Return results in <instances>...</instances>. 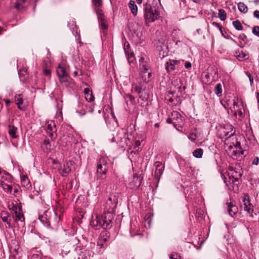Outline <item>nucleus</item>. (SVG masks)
<instances>
[{"label": "nucleus", "mask_w": 259, "mask_h": 259, "mask_svg": "<svg viewBox=\"0 0 259 259\" xmlns=\"http://www.w3.org/2000/svg\"><path fill=\"white\" fill-rule=\"evenodd\" d=\"M143 12L147 26H149V23H153L161 18L159 6L155 0L148 1L143 4Z\"/></svg>", "instance_id": "1"}, {"label": "nucleus", "mask_w": 259, "mask_h": 259, "mask_svg": "<svg viewBox=\"0 0 259 259\" xmlns=\"http://www.w3.org/2000/svg\"><path fill=\"white\" fill-rule=\"evenodd\" d=\"M112 215L105 213L102 215H97L95 219L93 220L91 225L96 229L102 228L104 229H110L111 227Z\"/></svg>", "instance_id": "2"}, {"label": "nucleus", "mask_w": 259, "mask_h": 259, "mask_svg": "<svg viewBox=\"0 0 259 259\" xmlns=\"http://www.w3.org/2000/svg\"><path fill=\"white\" fill-rule=\"evenodd\" d=\"M39 220L41 223L48 229L53 230V228L51 227V223L53 219L56 225H58L60 220L61 215L58 217L57 212L55 211H50L47 210L45 211L41 215L39 214L38 217Z\"/></svg>", "instance_id": "3"}, {"label": "nucleus", "mask_w": 259, "mask_h": 259, "mask_svg": "<svg viewBox=\"0 0 259 259\" xmlns=\"http://www.w3.org/2000/svg\"><path fill=\"white\" fill-rule=\"evenodd\" d=\"M108 171V163L106 159L101 157L99 159L97 165L96 179L101 181L105 179Z\"/></svg>", "instance_id": "4"}, {"label": "nucleus", "mask_w": 259, "mask_h": 259, "mask_svg": "<svg viewBox=\"0 0 259 259\" xmlns=\"http://www.w3.org/2000/svg\"><path fill=\"white\" fill-rule=\"evenodd\" d=\"M56 73L59 77L60 82L61 83H64V85L66 87H69V81L70 77L64 64H59L58 65V66L56 69Z\"/></svg>", "instance_id": "5"}, {"label": "nucleus", "mask_w": 259, "mask_h": 259, "mask_svg": "<svg viewBox=\"0 0 259 259\" xmlns=\"http://www.w3.org/2000/svg\"><path fill=\"white\" fill-rule=\"evenodd\" d=\"M133 89L135 93L138 95L140 99L143 101H146L149 98L148 94L145 91V87H143L142 82H139L134 85Z\"/></svg>", "instance_id": "6"}, {"label": "nucleus", "mask_w": 259, "mask_h": 259, "mask_svg": "<svg viewBox=\"0 0 259 259\" xmlns=\"http://www.w3.org/2000/svg\"><path fill=\"white\" fill-rule=\"evenodd\" d=\"M117 204V198L116 196H110L106 201L105 208L107 209L106 214H111L114 213Z\"/></svg>", "instance_id": "7"}, {"label": "nucleus", "mask_w": 259, "mask_h": 259, "mask_svg": "<svg viewBox=\"0 0 259 259\" xmlns=\"http://www.w3.org/2000/svg\"><path fill=\"white\" fill-rule=\"evenodd\" d=\"M117 136H121L119 137L120 139L119 143L122 147L126 146L128 147V149H132V147H133L132 142L128 138V135L125 132L122 131L121 132H118L117 133Z\"/></svg>", "instance_id": "8"}, {"label": "nucleus", "mask_w": 259, "mask_h": 259, "mask_svg": "<svg viewBox=\"0 0 259 259\" xmlns=\"http://www.w3.org/2000/svg\"><path fill=\"white\" fill-rule=\"evenodd\" d=\"M13 207H15V219L14 221L16 223L17 222L20 221L21 223V225L23 227L25 225V218L23 213L22 207L20 203L18 205L13 204Z\"/></svg>", "instance_id": "9"}, {"label": "nucleus", "mask_w": 259, "mask_h": 259, "mask_svg": "<svg viewBox=\"0 0 259 259\" xmlns=\"http://www.w3.org/2000/svg\"><path fill=\"white\" fill-rule=\"evenodd\" d=\"M224 130L223 135H222L223 137L222 138H224L225 142L233 136L235 134V130H234V126L230 124H226L224 126Z\"/></svg>", "instance_id": "10"}, {"label": "nucleus", "mask_w": 259, "mask_h": 259, "mask_svg": "<svg viewBox=\"0 0 259 259\" xmlns=\"http://www.w3.org/2000/svg\"><path fill=\"white\" fill-rule=\"evenodd\" d=\"M143 179V177L141 175L134 174L133 180L130 182L129 186L132 189H138L141 186Z\"/></svg>", "instance_id": "11"}, {"label": "nucleus", "mask_w": 259, "mask_h": 259, "mask_svg": "<svg viewBox=\"0 0 259 259\" xmlns=\"http://www.w3.org/2000/svg\"><path fill=\"white\" fill-rule=\"evenodd\" d=\"M154 165L155 167L154 178L157 183H158L160 179V176L163 172L164 165L160 161H156Z\"/></svg>", "instance_id": "12"}, {"label": "nucleus", "mask_w": 259, "mask_h": 259, "mask_svg": "<svg viewBox=\"0 0 259 259\" xmlns=\"http://www.w3.org/2000/svg\"><path fill=\"white\" fill-rule=\"evenodd\" d=\"M243 205L244 210L250 214V216L252 217V213L253 211V205L250 203L249 199V196L248 194H245L243 198Z\"/></svg>", "instance_id": "13"}, {"label": "nucleus", "mask_w": 259, "mask_h": 259, "mask_svg": "<svg viewBox=\"0 0 259 259\" xmlns=\"http://www.w3.org/2000/svg\"><path fill=\"white\" fill-rule=\"evenodd\" d=\"M96 14L97 16L98 21L101 29L104 32L107 31L108 28V25L106 24L104 13L103 12H102Z\"/></svg>", "instance_id": "14"}, {"label": "nucleus", "mask_w": 259, "mask_h": 259, "mask_svg": "<svg viewBox=\"0 0 259 259\" xmlns=\"http://www.w3.org/2000/svg\"><path fill=\"white\" fill-rule=\"evenodd\" d=\"M230 171V176L233 177L232 183L233 185H237L239 184V179L240 178L242 175L240 171H238L234 169L233 167L229 168Z\"/></svg>", "instance_id": "15"}, {"label": "nucleus", "mask_w": 259, "mask_h": 259, "mask_svg": "<svg viewBox=\"0 0 259 259\" xmlns=\"http://www.w3.org/2000/svg\"><path fill=\"white\" fill-rule=\"evenodd\" d=\"M180 64V61L169 59L165 64V70L167 73H169L171 71L176 69V66Z\"/></svg>", "instance_id": "16"}, {"label": "nucleus", "mask_w": 259, "mask_h": 259, "mask_svg": "<svg viewBox=\"0 0 259 259\" xmlns=\"http://www.w3.org/2000/svg\"><path fill=\"white\" fill-rule=\"evenodd\" d=\"M72 165L71 162L65 161L63 163V168L60 171V174L63 177H67L71 171V166Z\"/></svg>", "instance_id": "17"}, {"label": "nucleus", "mask_w": 259, "mask_h": 259, "mask_svg": "<svg viewBox=\"0 0 259 259\" xmlns=\"http://www.w3.org/2000/svg\"><path fill=\"white\" fill-rule=\"evenodd\" d=\"M103 5L102 0H92V7L95 13L103 12L101 8Z\"/></svg>", "instance_id": "18"}, {"label": "nucleus", "mask_w": 259, "mask_h": 259, "mask_svg": "<svg viewBox=\"0 0 259 259\" xmlns=\"http://www.w3.org/2000/svg\"><path fill=\"white\" fill-rule=\"evenodd\" d=\"M226 205L227 206L228 212L230 216L233 217L238 212V207L233 202H227Z\"/></svg>", "instance_id": "19"}, {"label": "nucleus", "mask_w": 259, "mask_h": 259, "mask_svg": "<svg viewBox=\"0 0 259 259\" xmlns=\"http://www.w3.org/2000/svg\"><path fill=\"white\" fill-rule=\"evenodd\" d=\"M234 56L239 61L246 60L249 58L248 53H246L239 49L235 52Z\"/></svg>", "instance_id": "20"}, {"label": "nucleus", "mask_w": 259, "mask_h": 259, "mask_svg": "<svg viewBox=\"0 0 259 259\" xmlns=\"http://www.w3.org/2000/svg\"><path fill=\"white\" fill-rule=\"evenodd\" d=\"M0 218L3 222L6 223L9 221H11L12 218L15 219L14 214H11L9 212L5 210H2L0 213Z\"/></svg>", "instance_id": "21"}, {"label": "nucleus", "mask_w": 259, "mask_h": 259, "mask_svg": "<svg viewBox=\"0 0 259 259\" xmlns=\"http://www.w3.org/2000/svg\"><path fill=\"white\" fill-rule=\"evenodd\" d=\"M42 151L45 153H49L51 150V144L49 140L46 138L41 145Z\"/></svg>", "instance_id": "22"}, {"label": "nucleus", "mask_w": 259, "mask_h": 259, "mask_svg": "<svg viewBox=\"0 0 259 259\" xmlns=\"http://www.w3.org/2000/svg\"><path fill=\"white\" fill-rule=\"evenodd\" d=\"M9 131L8 133L9 136L13 139H17L19 136L17 134L18 128L14 125L9 124L8 125Z\"/></svg>", "instance_id": "23"}, {"label": "nucleus", "mask_w": 259, "mask_h": 259, "mask_svg": "<svg viewBox=\"0 0 259 259\" xmlns=\"http://www.w3.org/2000/svg\"><path fill=\"white\" fill-rule=\"evenodd\" d=\"M164 41V40L161 38V39H158L155 44L157 50L160 52L161 51L164 52V49L168 50V47L165 44Z\"/></svg>", "instance_id": "24"}, {"label": "nucleus", "mask_w": 259, "mask_h": 259, "mask_svg": "<svg viewBox=\"0 0 259 259\" xmlns=\"http://www.w3.org/2000/svg\"><path fill=\"white\" fill-rule=\"evenodd\" d=\"M144 59V58L142 57L139 60L141 72L143 74L146 73L149 68L148 64Z\"/></svg>", "instance_id": "25"}, {"label": "nucleus", "mask_w": 259, "mask_h": 259, "mask_svg": "<svg viewBox=\"0 0 259 259\" xmlns=\"http://www.w3.org/2000/svg\"><path fill=\"white\" fill-rule=\"evenodd\" d=\"M21 182L22 185L27 188H29L31 186L30 182L27 176L23 175L21 177Z\"/></svg>", "instance_id": "26"}, {"label": "nucleus", "mask_w": 259, "mask_h": 259, "mask_svg": "<svg viewBox=\"0 0 259 259\" xmlns=\"http://www.w3.org/2000/svg\"><path fill=\"white\" fill-rule=\"evenodd\" d=\"M128 7L130 9L132 13L134 16H136L138 13V7L135 4V2L132 0L130 1L128 3Z\"/></svg>", "instance_id": "27"}, {"label": "nucleus", "mask_w": 259, "mask_h": 259, "mask_svg": "<svg viewBox=\"0 0 259 259\" xmlns=\"http://www.w3.org/2000/svg\"><path fill=\"white\" fill-rule=\"evenodd\" d=\"M46 132H51L52 131H55L56 130V124L54 121L51 120L50 121H48L46 123Z\"/></svg>", "instance_id": "28"}, {"label": "nucleus", "mask_w": 259, "mask_h": 259, "mask_svg": "<svg viewBox=\"0 0 259 259\" xmlns=\"http://www.w3.org/2000/svg\"><path fill=\"white\" fill-rule=\"evenodd\" d=\"M1 186L3 187V190L9 194H12L13 187L11 185L5 183L4 181L1 182Z\"/></svg>", "instance_id": "29"}, {"label": "nucleus", "mask_w": 259, "mask_h": 259, "mask_svg": "<svg viewBox=\"0 0 259 259\" xmlns=\"http://www.w3.org/2000/svg\"><path fill=\"white\" fill-rule=\"evenodd\" d=\"M21 95L18 94L16 95L15 96V102L16 104L17 105L18 108L20 110H22L21 108V105L23 103V100L22 98L21 97Z\"/></svg>", "instance_id": "30"}, {"label": "nucleus", "mask_w": 259, "mask_h": 259, "mask_svg": "<svg viewBox=\"0 0 259 259\" xmlns=\"http://www.w3.org/2000/svg\"><path fill=\"white\" fill-rule=\"evenodd\" d=\"M203 154V150L201 148H197L193 152V156L197 158H201Z\"/></svg>", "instance_id": "31"}, {"label": "nucleus", "mask_w": 259, "mask_h": 259, "mask_svg": "<svg viewBox=\"0 0 259 259\" xmlns=\"http://www.w3.org/2000/svg\"><path fill=\"white\" fill-rule=\"evenodd\" d=\"M214 92L216 95L220 97L222 95V87L221 83H218L215 85L214 89Z\"/></svg>", "instance_id": "32"}, {"label": "nucleus", "mask_w": 259, "mask_h": 259, "mask_svg": "<svg viewBox=\"0 0 259 259\" xmlns=\"http://www.w3.org/2000/svg\"><path fill=\"white\" fill-rule=\"evenodd\" d=\"M238 8L240 12L244 14L248 11L247 7L243 2H240L238 4Z\"/></svg>", "instance_id": "33"}, {"label": "nucleus", "mask_w": 259, "mask_h": 259, "mask_svg": "<svg viewBox=\"0 0 259 259\" xmlns=\"http://www.w3.org/2000/svg\"><path fill=\"white\" fill-rule=\"evenodd\" d=\"M218 15L221 21H225L226 19L227 14L224 10L220 9L219 10Z\"/></svg>", "instance_id": "34"}, {"label": "nucleus", "mask_w": 259, "mask_h": 259, "mask_svg": "<svg viewBox=\"0 0 259 259\" xmlns=\"http://www.w3.org/2000/svg\"><path fill=\"white\" fill-rule=\"evenodd\" d=\"M233 25L234 26V28L237 30H243V26L242 24H241L240 22L238 20H236V21H234L232 23Z\"/></svg>", "instance_id": "35"}, {"label": "nucleus", "mask_w": 259, "mask_h": 259, "mask_svg": "<svg viewBox=\"0 0 259 259\" xmlns=\"http://www.w3.org/2000/svg\"><path fill=\"white\" fill-rule=\"evenodd\" d=\"M107 241L108 239H106V238L99 236V240L97 242L98 245L100 246L101 247H102L104 246V244H105Z\"/></svg>", "instance_id": "36"}, {"label": "nucleus", "mask_w": 259, "mask_h": 259, "mask_svg": "<svg viewBox=\"0 0 259 259\" xmlns=\"http://www.w3.org/2000/svg\"><path fill=\"white\" fill-rule=\"evenodd\" d=\"M100 236L108 239L110 236V234L109 232L106 229V230H104L101 233Z\"/></svg>", "instance_id": "37"}, {"label": "nucleus", "mask_w": 259, "mask_h": 259, "mask_svg": "<svg viewBox=\"0 0 259 259\" xmlns=\"http://www.w3.org/2000/svg\"><path fill=\"white\" fill-rule=\"evenodd\" d=\"M126 56L130 63L133 62L135 60V55L133 52L131 53L128 52V55Z\"/></svg>", "instance_id": "38"}, {"label": "nucleus", "mask_w": 259, "mask_h": 259, "mask_svg": "<svg viewBox=\"0 0 259 259\" xmlns=\"http://www.w3.org/2000/svg\"><path fill=\"white\" fill-rule=\"evenodd\" d=\"M56 131L57 130H55L54 131H52L51 132H47L49 135V137L51 138V139L52 141H54L56 139L57 137V134H56Z\"/></svg>", "instance_id": "39"}, {"label": "nucleus", "mask_w": 259, "mask_h": 259, "mask_svg": "<svg viewBox=\"0 0 259 259\" xmlns=\"http://www.w3.org/2000/svg\"><path fill=\"white\" fill-rule=\"evenodd\" d=\"M197 137V134L193 133H190L188 136V138L193 142H195Z\"/></svg>", "instance_id": "40"}, {"label": "nucleus", "mask_w": 259, "mask_h": 259, "mask_svg": "<svg viewBox=\"0 0 259 259\" xmlns=\"http://www.w3.org/2000/svg\"><path fill=\"white\" fill-rule=\"evenodd\" d=\"M239 38L244 42L245 44L248 42L249 40L247 36L244 33H241L239 35Z\"/></svg>", "instance_id": "41"}, {"label": "nucleus", "mask_w": 259, "mask_h": 259, "mask_svg": "<svg viewBox=\"0 0 259 259\" xmlns=\"http://www.w3.org/2000/svg\"><path fill=\"white\" fill-rule=\"evenodd\" d=\"M252 33L255 36L259 37V26H255L252 29Z\"/></svg>", "instance_id": "42"}, {"label": "nucleus", "mask_w": 259, "mask_h": 259, "mask_svg": "<svg viewBox=\"0 0 259 259\" xmlns=\"http://www.w3.org/2000/svg\"><path fill=\"white\" fill-rule=\"evenodd\" d=\"M186 88L187 87L186 85H184L183 87L180 86L178 88V92L180 93L181 96H183L186 94L185 90L186 89Z\"/></svg>", "instance_id": "43"}, {"label": "nucleus", "mask_w": 259, "mask_h": 259, "mask_svg": "<svg viewBox=\"0 0 259 259\" xmlns=\"http://www.w3.org/2000/svg\"><path fill=\"white\" fill-rule=\"evenodd\" d=\"M169 259H181V256L177 253H172L170 256Z\"/></svg>", "instance_id": "44"}, {"label": "nucleus", "mask_w": 259, "mask_h": 259, "mask_svg": "<svg viewBox=\"0 0 259 259\" xmlns=\"http://www.w3.org/2000/svg\"><path fill=\"white\" fill-rule=\"evenodd\" d=\"M43 73H44V75L47 76H49V77L51 76V71L50 69H48L47 67L45 68H44Z\"/></svg>", "instance_id": "45"}, {"label": "nucleus", "mask_w": 259, "mask_h": 259, "mask_svg": "<svg viewBox=\"0 0 259 259\" xmlns=\"http://www.w3.org/2000/svg\"><path fill=\"white\" fill-rule=\"evenodd\" d=\"M85 99L86 100L89 102H91L94 100L95 98L92 94H89V95H88V96H85Z\"/></svg>", "instance_id": "46"}, {"label": "nucleus", "mask_w": 259, "mask_h": 259, "mask_svg": "<svg viewBox=\"0 0 259 259\" xmlns=\"http://www.w3.org/2000/svg\"><path fill=\"white\" fill-rule=\"evenodd\" d=\"M245 74L247 76V77H248L249 80V82H250V85H251L252 84L253 82V77L252 76L251 74L248 71H246L245 72Z\"/></svg>", "instance_id": "47"}, {"label": "nucleus", "mask_w": 259, "mask_h": 259, "mask_svg": "<svg viewBox=\"0 0 259 259\" xmlns=\"http://www.w3.org/2000/svg\"><path fill=\"white\" fill-rule=\"evenodd\" d=\"M130 44L127 42V45H124V52H125V54L126 55H128V49H130Z\"/></svg>", "instance_id": "48"}, {"label": "nucleus", "mask_w": 259, "mask_h": 259, "mask_svg": "<svg viewBox=\"0 0 259 259\" xmlns=\"http://www.w3.org/2000/svg\"><path fill=\"white\" fill-rule=\"evenodd\" d=\"M141 145V142L139 140L136 141L134 143V145L133 144V149H136Z\"/></svg>", "instance_id": "49"}, {"label": "nucleus", "mask_w": 259, "mask_h": 259, "mask_svg": "<svg viewBox=\"0 0 259 259\" xmlns=\"http://www.w3.org/2000/svg\"><path fill=\"white\" fill-rule=\"evenodd\" d=\"M259 163V158L258 157H255L252 162L253 165H257Z\"/></svg>", "instance_id": "50"}, {"label": "nucleus", "mask_w": 259, "mask_h": 259, "mask_svg": "<svg viewBox=\"0 0 259 259\" xmlns=\"http://www.w3.org/2000/svg\"><path fill=\"white\" fill-rule=\"evenodd\" d=\"M33 259H46V258H43L41 256L40 254H34L32 255Z\"/></svg>", "instance_id": "51"}, {"label": "nucleus", "mask_w": 259, "mask_h": 259, "mask_svg": "<svg viewBox=\"0 0 259 259\" xmlns=\"http://www.w3.org/2000/svg\"><path fill=\"white\" fill-rule=\"evenodd\" d=\"M166 122L167 123H172L175 126H176V122H173V120L170 117H168L166 119Z\"/></svg>", "instance_id": "52"}, {"label": "nucleus", "mask_w": 259, "mask_h": 259, "mask_svg": "<svg viewBox=\"0 0 259 259\" xmlns=\"http://www.w3.org/2000/svg\"><path fill=\"white\" fill-rule=\"evenodd\" d=\"M85 107L87 108V112H89L90 113H93L94 112V108L93 106H90L88 107L87 105H85Z\"/></svg>", "instance_id": "53"}, {"label": "nucleus", "mask_w": 259, "mask_h": 259, "mask_svg": "<svg viewBox=\"0 0 259 259\" xmlns=\"http://www.w3.org/2000/svg\"><path fill=\"white\" fill-rule=\"evenodd\" d=\"M11 221H9V222H6L7 225V226H6V228H11V229L15 228V226H13V224L11 223Z\"/></svg>", "instance_id": "54"}, {"label": "nucleus", "mask_w": 259, "mask_h": 259, "mask_svg": "<svg viewBox=\"0 0 259 259\" xmlns=\"http://www.w3.org/2000/svg\"><path fill=\"white\" fill-rule=\"evenodd\" d=\"M253 16L255 18L259 20V11L258 10H255L253 12Z\"/></svg>", "instance_id": "55"}, {"label": "nucleus", "mask_w": 259, "mask_h": 259, "mask_svg": "<svg viewBox=\"0 0 259 259\" xmlns=\"http://www.w3.org/2000/svg\"><path fill=\"white\" fill-rule=\"evenodd\" d=\"M235 147L237 149H241V144L240 142L236 141L235 145H234Z\"/></svg>", "instance_id": "56"}, {"label": "nucleus", "mask_w": 259, "mask_h": 259, "mask_svg": "<svg viewBox=\"0 0 259 259\" xmlns=\"http://www.w3.org/2000/svg\"><path fill=\"white\" fill-rule=\"evenodd\" d=\"M172 116H175L177 118L181 116V114L177 111H174L171 113Z\"/></svg>", "instance_id": "57"}, {"label": "nucleus", "mask_w": 259, "mask_h": 259, "mask_svg": "<svg viewBox=\"0 0 259 259\" xmlns=\"http://www.w3.org/2000/svg\"><path fill=\"white\" fill-rule=\"evenodd\" d=\"M191 63L190 62L186 61L185 63V67L186 68H189L191 67Z\"/></svg>", "instance_id": "58"}, {"label": "nucleus", "mask_w": 259, "mask_h": 259, "mask_svg": "<svg viewBox=\"0 0 259 259\" xmlns=\"http://www.w3.org/2000/svg\"><path fill=\"white\" fill-rule=\"evenodd\" d=\"M228 179H229V182L230 184H232V179H233V177H231L230 176V170L229 171L228 173Z\"/></svg>", "instance_id": "59"}, {"label": "nucleus", "mask_w": 259, "mask_h": 259, "mask_svg": "<svg viewBox=\"0 0 259 259\" xmlns=\"http://www.w3.org/2000/svg\"><path fill=\"white\" fill-rule=\"evenodd\" d=\"M174 94V92L171 91H168L166 94V97H169V96H173Z\"/></svg>", "instance_id": "60"}, {"label": "nucleus", "mask_w": 259, "mask_h": 259, "mask_svg": "<svg viewBox=\"0 0 259 259\" xmlns=\"http://www.w3.org/2000/svg\"><path fill=\"white\" fill-rule=\"evenodd\" d=\"M212 24L213 26H215L218 28H219V27H221V25L220 23L215 22H213L212 23Z\"/></svg>", "instance_id": "61"}, {"label": "nucleus", "mask_w": 259, "mask_h": 259, "mask_svg": "<svg viewBox=\"0 0 259 259\" xmlns=\"http://www.w3.org/2000/svg\"><path fill=\"white\" fill-rule=\"evenodd\" d=\"M21 6V4L19 3L18 2L16 3L15 5V7L17 9H20Z\"/></svg>", "instance_id": "62"}, {"label": "nucleus", "mask_w": 259, "mask_h": 259, "mask_svg": "<svg viewBox=\"0 0 259 259\" xmlns=\"http://www.w3.org/2000/svg\"><path fill=\"white\" fill-rule=\"evenodd\" d=\"M84 93L86 96H88V95H89L90 94V89L89 88L85 89L84 90Z\"/></svg>", "instance_id": "63"}, {"label": "nucleus", "mask_w": 259, "mask_h": 259, "mask_svg": "<svg viewBox=\"0 0 259 259\" xmlns=\"http://www.w3.org/2000/svg\"><path fill=\"white\" fill-rule=\"evenodd\" d=\"M245 151L244 150H242V149H239V151H238V152L239 153V154L244 155Z\"/></svg>", "instance_id": "64"}]
</instances>
